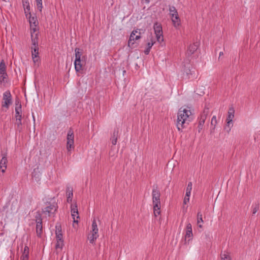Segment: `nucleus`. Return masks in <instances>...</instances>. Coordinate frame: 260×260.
Here are the masks:
<instances>
[{"label":"nucleus","instance_id":"f257e3e1","mask_svg":"<svg viewBox=\"0 0 260 260\" xmlns=\"http://www.w3.org/2000/svg\"><path fill=\"white\" fill-rule=\"evenodd\" d=\"M192 112L189 109L181 108L177 114V127L178 131H182L186 127L191 120Z\"/></svg>","mask_w":260,"mask_h":260},{"label":"nucleus","instance_id":"f03ea898","mask_svg":"<svg viewBox=\"0 0 260 260\" xmlns=\"http://www.w3.org/2000/svg\"><path fill=\"white\" fill-rule=\"evenodd\" d=\"M145 32L144 29H136L131 32L128 41V46L130 48H134L135 43L136 41L141 39V35Z\"/></svg>","mask_w":260,"mask_h":260},{"label":"nucleus","instance_id":"7ed1b4c3","mask_svg":"<svg viewBox=\"0 0 260 260\" xmlns=\"http://www.w3.org/2000/svg\"><path fill=\"white\" fill-rule=\"evenodd\" d=\"M6 66L4 60L0 62V82L5 84L7 82L8 75L6 72Z\"/></svg>","mask_w":260,"mask_h":260},{"label":"nucleus","instance_id":"20e7f679","mask_svg":"<svg viewBox=\"0 0 260 260\" xmlns=\"http://www.w3.org/2000/svg\"><path fill=\"white\" fill-rule=\"evenodd\" d=\"M67 149L68 151L69 152L72 150V149L74 148V132L72 128H70L67 135Z\"/></svg>","mask_w":260,"mask_h":260},{"label":"nucleus","instance_id":"39448f33","mask_svg":"<svg viewBox=\"0 0 260 260\" xmlns=\"http://www.w3.org/2000/svg\"><path fill=\"white\" fill-rule=\"evenodd\" d=\"M153 28L157 41L159 43L162 42L164 41V37L161 25L158 22H156L154 24Z\"/></svg>","mask_w":260,"mask_h":260},{"label":"nucleus","instance_id":"423d86ee","mask_svg":"<svg viewBox=\"0 0 260 260\" xmlns=\"http://www.w3.org/2000/svg\"><path fill=\"white\" fill-rule=\"evenodd\" d=\"M12 104V95L9 90L3 93L2 107L8 109L9 106Z\"/></svg>","mask_w":260,"mask_h":260},{"label":"nucleus","instance_id":"0eeeda50","mask_svg":"<svg viewBox=\"0 0 260 260\" xmlns=\"http://www.w3.org/2000/svg\"><path fill=\"white\" fill-rule=\"evenodd\" d=\"M153 205H155L156 207H158V205H160V192L157 189V187H153L152 192Z\"/></svg>","mask_w":260,"mask_h":260},{"label":"nucleus","instance_id":"6e6552de","mask_svg":"<svg viewBox=\"0 0 260 260\" xmlns=\"http://www.w3.org/2000/svg\"><path fill=\"white\" fill-rule=\"evenodd\" d=\"M57 209V206L55 204H49L45 208L43 209V213L46 216H51L53 215Z\"/></svg>","mask_w":260,"mask_h":260},{"label":"nucleus","instance_id":"1a4fd4ad","mask_svg":"<svg viewBox=\"0 0 260 260\" xmlns=\"http://www.w3.org/2000/svg\"><path fill=\"white\" fill-rule=\"evenodd\" d=\"M193 237L192 226L191 223H188L186 225L185 229V242L187 241L189 242L192 240Z\"/></svg>","mask_w":260,"mask_h":260},{"label":"nucleus","instance_id":"9d476101","mask_svg":"<svg viewBox=\"0 0 260 260\" xmlns=\"http://www.w3.org/2000/svg\"><path fill=\"white\" fill-rule=\"evenodd\" d=\"M39 47L38 46H31V55L33 61L36 63L39 60Z\"/></svg>","mask_w":260,"mask_h":260},{"label":"nucleus","instance_id":"9b49d317","mask_svg":"<svg viewBox=\"0 0 260 260\" xmlns=\"http://www.w3.org/2000/svg\"><path fill=\"white\" fill-rule=\"evenodd\" d=\"M39 219L37 220L36 233L38 237H41L42 233V219L39 214Z\"/></svg>","mask_w":260,"mask_h":260},{"label":"nucleus","instance_id":"f8f14e48","mask_svg":"<svg viewBox=\"0 0 260 260\" xmlns=\"http://www.w3.org/2000/svg\"><path fill=\"white\" fill-rule=\"evenodd\" d=\"M199 44L197 42L191 44L187 49L186 54L187 56H190L197 50Z\"/></svg>","mask_w":260,"mask_h":260},{"label":"nucleus","instance_id":"ddd939ff","mask_svg":"<svg viewBox=\"0 0 260 260\" xmlns=\"http://www.w3.org/2000/svg\"><path fill=\"white\" fill-rule=\"evenodd\" d=\"M24 13L26 17L30 15V6L28 0H22Z\"/></svg>","mask_w":260,"mask_h":260},{"label":"nucleus","instance_id":"4468645a","mask_svg":"<svg viewBox=\"0 0 260 260\" xmlns=\"http://www.w3.org/2000/svg\"><path fill=\"white\" fill-rule=\"evenodd\" d=\"M235 110L233 107H230L228 111V115L226 118L227 125L230 126V123L232 122L234 117Z\"/></svg>","mask_w":260,"mask_h":260},{"label":"nucleus","instance_id":"2eb2a0df","mask_svg":"<svg viewBox=\"0 0 260 260\" xmlns=\"http://www.w3.org/2000/svg\"><path fill=\"white\" fill-rule=\"evenodd\" d=\"M7 158L6 155H4L0 161V170L2 173H5L7 167Z\"/></svg>","mask_w":260,"mask_h":260},{"label":"nucleus","instance_id":"dca6fc26","mask_svg":"<svg viewBox=\"0 0 260 260\" xmlns=\"http://www.w3.org/2000/svg\"><path fill=\"white\" fill-rule=\"evenodd\" d=\"M98 232L99 229L98 228V225L95 219L94 218L92 222L91 230L90 231V233L92 234L94 236L98 238L99 236Z\"/></svg>","mask_w":260,"mask_h":260},{"label":"nucleus","instance_id":"f3484780","mask_svg":"<svg viewBox=\"0 0 260 260\" xmlns=\"http://www.w3.org/2000/svg\"><path fill=\"white\" fill-rule=\"evenodd\" d=\"M75 60L76 62H80V60H83L84 56H82V50L78 48H76L75 49Z\"/></svg>","mask_w":260,"mask_h":260},{"label":"nucleus","instance_id":"a211bd4d","mask_svg":"<svg viewBox=\"0 0 260 260\" xmlns=\"http://www.w3.org/2000/svg\"><path fill=\"white\" fill-rule=\"evenodd\" d=\"M84 63L83 59L80 60V62H76V61H74L75 69L77 72H80L83 71Z\"/></svg>","mask_w":260,"mask_h":260},{"label":"nucleus","instance_id":"6ab92c4d","mask_svg":"<svg viewBox=\"0 0 260 260\" xmlns=\"http://www.w3.org/2000/svg\"><path fill=\"white\" fill-rule=\"evenodd\" d=\"M155 43V42L154 39L153 38V37L151 36L150 42H148L147 44V48L144 50V53L146 55H148L149 53L151 47Z\"/></svg>","mask_w":260,"mask_h":260},{"label":"nucleus","instance_id":"aec40b11","mask_svg":"<svg viewBox=\"0 0 260 260\" xmlns=\"http://www.w3.org/2000/svg\"><path fill=\"white\" fill-rule=\"evenodd\" d=\"M29 257V248L25 246L23 249L22 255L20 257V260H28Z\"/></svg>","mask_w":260,"mask_h":260},{"label":"nucleus","instance_id":"412c9836","mask_svg":"<svg viewBox=\"0 0 260 260\" xmlns=\"http://www.w3.org/2000/svg\"><path fill=\"white\" fill-rule=\"evenodd\" d=\"M171 17L174 26L176 28L179 27L180 25V19L179 17V15H177L176 16H173V17Z\"/></svg>","mask_w":260,"mask_h":260},{"label":"nucleus","instance_id":"4be33fe9","mask_svg":"<svg viewBox=\"0 0 260 260\" xmlns=\"http://www.w3.org/2000/svg\"><path fill=\"white\" fill-rule=\"evenodd\" d=\"M15 118L16 120H21V105L17 106L15 108Z\"/></svg>","mask_w":260,"mask_h":260},{"label":"nucleus","instance_id":"5701e85b","mask_svg":"<svg viewBox=\"0 0 260 260\" xmlns=\"http://www.w3.org/2000/svg\"><path fill=\"white\" fill-rule=\"evenodd\" d=\"M31 42H32V46H38V33L33 35L32 32H31Z\"/></svg>","mask_w":260,"mask_h":260},{"label":"nucleus","instance_id":"b1692460","mask_svg":"<svg viewBox=\"0 0 260 260\" xmlns=\"http://www.w3.org/2000/svg\"><path fill=\"white\" fill-rule=\"evenodd\" d=\"M209 113V109L208 108L205 107L203 110V112L201 113L199 118L201 119L206 120L208 115Z\"/></svg>","mask_w":260,"mask_h":260},{"label":"nucleus","instance_id":"393cba45","mask_svg":"<svg viewBox=\"0 0 260 260\" xmlns=\"http://www.w3.org/2000/svg\"><path fill=\"white\" fill-rule=\"evenodd\" d=\"M209 113V109L208 108L205 107L203 110V112L201 113L199 118L201 119L206 120L208 115Z\"/></svg>","mask_w":260,"mask_h":260},{"label":"nucleus","instance_id":"a878e982","mask_svg":"<svg viewBox=\"0 0 260 260\" xmlns=\"http://www.w3.org/2000/svg\"><path fill=\"white\" fill-rule=\"evenodd\" d=\"M198 126H197V129L198 132L200 133L201 132V131L203 129L204 125L205 123V120L201 119L200 118H198Z\"/></svg>","mask_w":260,"mask_h":260},{"label":"nucleus","instance_id":"bb28decb","mask_svg":"<svg viewBox=\"0 0 260 260\" xmlns=\"http://www.w3.org/2000/svg\"><path fill=\"white\" fill-rule=\"evenodd\" d=\"M118 131L115 130L113 132L112 136L111 137V140L112 144L113 145H115L117 143V137H118Z\"/></svg>","mask_w":260,"mask_h":260},{"label":"nucleus","instance_id":"cd10ccee","mask_svg":"<svg viewBox=\"0 0 260 260\" xmlns=\"http://www.w3.org/2000/svg\"><path fill=\"white\" fill-rule=\"evenodd\" d=\"M71 213H76V214H77V219H78L79 218L78 210L76 203L71 205Z\"/></svg>","mask_w":260,"mask_h":260},{"label":"nucleus","instance_id":"c85d7f7f","mask_svg":"<svg viewBox=\"0 0 260 260\" xmlns=\"http://www.w3.org/2000/svg\"><path fill=\"white\" fill-rule=\"evenodd\" d=\"M169 14L171 17L178 15L177 11L174 6H170L169 7Z\"/></svg>","mask_w":260,"mask_h":260},{"label":"nucleus","instance_id":"c756f323","mask_svg":"<svg viewBox=\"0 0 260 260\" xmlns=\"http://www.w3.org/2000/svg\"><path fill=\"white\" fill-rule=\"evenodd\" d=\"M87 238L90 243L94 244L96 240L98 239V237L94 236V235L89 233L88 235Z\"/></svg>","mask_w":260,"mask_h":260},{"label":"nucleus","instance_id":"7c9ffc66","mask_svg":"<svg viewBox=\"0 0 260 260\" xmlns=\"http://www.w3.org/2000/svg\"><path fill=\"white\" fill-rule=\"evenodd\" d=\"M203 220L202 218V214L201 212H198L197 214V223L199 228H202V225L200 224V223H203Z\"/></svg>","mask_w":260,"mask_h":260},{"label":"nucleus","instance_id":"2f4dec72","mask_svg":"<svg viewBox=\"0 0 260 260\" xmlns=\"http://www.w3.org/2000/svg\"><path fill=\"white\" fill-rule=\"evenodd\" d=\"M28 16L29 17V21L30 27H32V24L35 26H37L38 24V21L37 18L34 17H30V16L28 15Z\"/></svg>","mask_w":260,"mask_h":260},{"label":"nucleus","instance_id":"473e14b6","mask_svg":"<svg viewBox=\"0 0 260 260\" xmlns=\"http://www.w3.org/2000/svg\"><path fill=\"white\" fill-rule=\"evenodd\" d=\"M160 205H158V207H156L155 205H153V213L155 216L159 215L160 213Z\"/></svg>","mask_w":260,"mask_h":260},{"label":"nucleus","instance_id":"72a5a7b5","mask_svg":"<svg viewBox=\"0 0 260 260\" xmlns=\"http://www.w3.org/2000/svg\"><path fill=\"white\" fill-rule=\"evenodd\" d=\"M192 183L191 182H189L188 183V185H187V186L186 189L185 194L186 195V196H190L191 191L192 190Z\"/></svg>","mask_w":260,"mask_h":260},{"label":"nucleus","instance_id":"f704fd0d","mask_svg":"<svg viewBox=\"0 0 260 260\" xmlns=\"http://www.w3.org/2000/svg\"><path fill=\"white\" fill-rule=\"evenodd\" d=\"M63 246V240H56L55 248L61 249Z\"/></svg>","mask_w":260,"mask_h":260},{"label":"nucleus","instance_id":"c9c22d12","mask_svg":"<svg viewBox=\"0 0 260 260\" xmlns=\"http://www.w3.org/2000/svg\"><path fill=\"white\" fill-rule=\"evenodd\" d=\"M217 123V121L216 119V116H213L212 118L211 121V124L213 126V128L211 129V131L212 130H214Z\"/></svg>","mask_w":260,"mask_h":260},{"label":"nucleus","instance_id":"e433bc0d","mask_svg":"<svg viewBox=\"0 0 260 260\" xmlns=\"http://www.w3.org/2000/svg\"><path fill=\"white\" fill-rule=\"evenodd\" d=\"M37 9L42 12L43 9L42 0H36Z\"/></svg>","mask_w":260,"mask_h":260},{"label":"nucleus","instance_id":"4c0bfd02","mask_svg":"<svg viewBox=\"0 0 260 260\" xmlns=\"http://www.w3.org/2000/svg\"><path fill=\"white\" fill-rule=\"evenodd\" d=\"M16 125H17V131L20 132L22 129L21 120H16Z\"/></svg>","mask_w":260,"mask_h":260},{"label":"nucleus","instance_id":"58836bf2","mask_svg":"<svg viewBox=\"0 0 260 260\" xmlns=\"http://www.w3.org/2000/svg\"><path fill=\"white\" fill-rule=\"evenodd\" d=\"M221 260H231L230 256L226 254L221 255Z\"/></svg>","mask_w":260,"mask_h":260},{"label":"nucleus","instance_id":"ea45409f","mask_svg":"<svg viewBox=\"0 0 260 260\" xmlns=\"http://www.w3.org/2000/svg\"><path fill=\"white\" fill-rule=\"evenodd\" d=\"M71 215H72V216L73 218V222L74 223H78V221L77 220V219H76V217L77 218V214H76V213H71Z\"/></svg>","mask_w":260,"mask_h":260},{"label":"nucleus","instance_id":"a19ab883","mask_svg":"<svg viewBox=\"0 0 260 260\" xmlns=\"http://www.w3.org/2000/svg\"><path fill=\"white\" fill-rule=\"evenodd\" d=\"M55 234H56V235H57V234H62L61 227L60 226H56Z\"/></svg>","mask_w":260,"mask_h":260},{"label":"nucleus","instance_id":"79ce46f5","mask_svg":"<svg viewBox=\"0 0 260 260\" xmlns=\"http://www.w3.org/2000/svg\"><path fill=\"white\" fill-rule=\"evenodd\" d=\"M189 197L190 196H186V195L185 194V196L184 200H183V204L184 205H186L189 202Z\"/></svg>","mask_w":260,"mask_h":260},{"label":"nucleus","instance_id":"37998d69","mask_svg":"<svg viewBox=\"0 0 260 260\" xmlns=\"http://www.w3.org/2000/svg\"><path fill=\"white\" fill-rule=\"evenodd\" d=\"M259 207L258 205H255V206L252 209V214H255L257 211L258 210Z\"/></svg>","mask_w":260,"mask_h":260},{"label":"nucleus","instance_id":"c03bdc74","mask_svg":"<svg viewBox=\"0 0 260 260\" xmlns=\"http://www.w3.org/2000/svg\"><path fill=\"white\" fill-rule=\"evenodd\" d=\"M37 26L32 25V27H30L31 33L32 32L33 35H35V34H36V32L37 31Z\"/></svg>","mask_w":260,"mask_h":260},{"label":"nucleus","instance_id":"a18cd8bd","mask_svg":"<svg viewBox=\"0 0 260 260\" xmlns=\"http://www.w3.org/2000/svg\"><path fill=\"white\" fill-rule=\"evenodd\" d=\"M62 237L63 236L62 234H57V235H56V240H63Z\"/></svg>","mask_w":260,"mask_h":260},{"label":"nucleus","instance_id":"49530a36","mask_svg":"<svg viewBox=\"0 0 260 260\" xmlns=\"http://www.w3.org/2000/svg\"><path fill=\"white\" fill-rule=\"evenodd\" d=\"M71 196H73V192L72 191L69 192L68 193V197L67 199V201L69 202L70 201H71L72 199H70Z\"/></svg>","mask_w":260,"mask_h":260},{"label":"nucleus","instance_id":"de8ad7c7","mask_svg":"<svg viewBox=\"0 0 260 260\" xmlns=\"http://www.w3.org/2000/svg\"><path fill=\"white\" fill-rule=\"evenodd\" d=\"M39 214L41 216L40 213H37V214L36 215V220H38L39 219Z\"/></svg>","mask_w":260,"mask_h":260},{"label":"nucleus","instance_id":"09e8293b","mask_svg":"<svg viewBox=\"0 0 260 260\" xmlns=\"http://www.w3.org/2000/svg\"><path fill=\"white\" fill-rule=\"evenodd\" d=\"M223 55V52H220L219 53V58H220V57L221 56H222V55Z\"/></svg>","mask_w":260,"mask_h":260}]
</instances>
